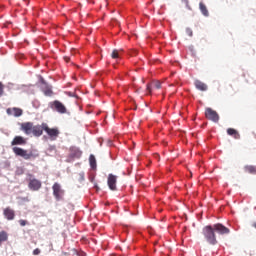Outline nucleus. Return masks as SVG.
Instances as JSON below:
<instances>
[{"label":"nucleus","instance_id":"obj_1","mask_svg":"<svg viewBox=\"0 0 256 256\" xmlns=\"http://www.w3.org/2000/svg\"><path fill=\"white\" fill-rule=\"evenodd\" d=\"M46 123H42L41 125H33L32 122H25L21 124V131L25 133V135H34V137H41L43 135V131H45Z\"/></svg>","mask_w":256,"mask_h":256},{"label":"nucleus","instance_id":"obj_2","mask_svg":"<svg viewBox=\"0 0 256 256\" xmlns=\"http://www.w3.org/2000/svg\"><path fill=\"white\" fill-rule=\"evenodd\" d=\"M202 235L205 241L209 243V245H217V235H215V229L213 228V226H205L202 229Z\"/></svg>","mask_w":256,"mask_h":256},{"label":"nucleus","instance_id":"obj_3","mask_svg":"<svg viewBox=\"0 0 256 256\" xmlns=\"http://www.w3.org/2000/svg\"><path fill=\"white\" fill-rule=\"evenodd\" d=\"M12 151L14 155L22 157V159H25L26 161H29V159H37V157H39V153H34L33 151L28 152L27 150L19 147L12 148Z\"/></svg>","mask_w":256,"mask_h":256},{"label":"nucleus","instance_id":"obj_4","mask_svg":"<svg viewBox=\"0 0 256 256\" xmlns=\"http://www.w3.org/2000/svg\"><path fill=\"white\" fill-rule=\"evenodd\" d=\"M28 189L30 191H39L42 187V183L37 178H33L32 174H28Z\"/></svg>","mask_w":256,"mask_h":256},{"label":"nucleus","instance_id":"obj_5","mask_svg":"<svg viewBox=\"0 0 256 256\" xmlns=\"http://www.w3.org/2000/svg\"><path fill=\"white\" fill-rule=\"evenodd\" d=\"M44 131L47 133L50 141H57V137H59V134L61 133L59 128H49V125L47 124H44Z\"/></svg>","mask_w":256,"mask_h":256},{"label":"nucleus","instance_id":"obj_6","mask_svg":"<svg viewBox=\"0 0 256 256\" xmlns=\"http://www.w3.org/2000/svg\"><path fill=\"white\" fill-rule=\"evenodd\" d=\"M53 195L56 201H61L65 195V190L61 189V184L55 182L52 186Z\"/></svg>","mask_w":256,"mask_h":256},{"label":"nucleus","instance_id":"obj_7","mask_svg":"<svg viewBox=\"0 0 256 256\" xmlns=\"http://www.w3.org/2000/svg\"><path fill=\"white\" fill-rule=\"evenodd\" d=\"M51 109L54 111H57V113H60L61 115H64L67 113V107H65V104L61 101L55 100L52 103H50Z\"/></svg>","mask_w":256,"mask_h":256},{"label":"nucleus","instance_id":"obj_8","mask_svg":"<svg viewBox=\"0 0 256 256\" xmlns=\"http://www.w3.org/2000/svg\"><path fill=\"white\" fill-rule=\"evenodd\" d=\"M205 117L208 121H212L213 123H219V113L213 110L212 108L205 109Z\"/></svg>","mask_w":256,"mask_h":256},{"label":"nucleus","instance_id":"obj_9","mask_svg":"<svg viewBox=\"0 0 256 256\" xmlns=\"http://www.w3.org/2000/svg\"><path fill=\"white\" fill-rule=\"evenodd\" d=\"M212 228H214V232L218 233V235H229L231 233V230L221 223L214 224Z\"/></svg>","mask_w":256,"mask_h":256},{"label":"nucleus","instance_id":"obj_10","mask_svg":"<svg viewBox=\"0 0 256 256\" xmlns=\"http://www.w3.org/2000/svg\"><path fill=\"white\" fill-rule=\"evenodd\" d=\"M108 187L111 191H117V176L113 174L108 175Z\"/></svg>","mask_w":256,"mask_h":256},{"label":"nucleus","instance_id":"obj_11","mask_svg":"<svg viewBox=\"0 0 256 256\" xmlns=\"http://www.w3.org/2000/svg\"><path fill=\"white\" fill-rule=\"evenodd\" d=\"M81 155H83V152L79 150V148L72 146L69 149V157L71 159H81Z\"/></svg>","mask_w":256,"mask_h":256},{"label":"nucleus","instance_id":"obj_12","mask_svg":"<svg viewBox=\"0 0 256 256\" xmlns=\"http://www.w3.org/2000/svg\"><path fill=\"white\" fill-rule=\"evenodd\" d=\"M146 89L149 95H151V91H153V89H161V81L159 80L152 81L150 84H147Z\"/></svg>","mask_w":256,"mask_h":256},{"label":"nucleus","instance_id":"obj_13","mask_svg":"<svg viewBox=\"0 0 256 256\" xmlns=\"http://www.w3.org/2000/svg\"><path fill=\"white\" fill-rule=\"evenodd\" d=\"M11 145L12 147H15V145H27V139H25L23 136H15L11 142Z\"/></svg>","mask_w":256,"mask_h":256},{"label":"nucleus","instance_id":"obj_14","mask_svg":"<svg viewBox=\"0 0 256 256\" xmlns=\"http://www.w3.org/2000/svg\"><path fill=\"white\" fill-rule=\"evenodd\" d=\"M3 215L8 221H13V219H15V210L7 207L6 209H4Z\"/></svg>","mask_w":256,"mask_h":256},{"label":"nucleus","instance_id":"obj_15","mask_svg":"<svg viewBox=\"0 0 256 256\" xmlns=\"http://www.w3.org/2000/svg\"><path fill=\"white\" fill-rule=\"evenodd\" d=\"M41 90L43 91L44 95H46V97H51V95H53L51 86H49V84H47L45 81H42Z\"/></svg>","mask_w":256,"mask_h":256},{"label":"nucleus","instance_id":"obj_16","mask_svg":"<svg viewBox=\"0 0 256 256\" xmlns=\"http://www.w3.org/2000/svg\"><path fill=\"white\" fill-rule=\"evenodd\" d=\"M7 113L9 115H14V117H21V115H23V110L20 108H8Z\"/></svg>","mask_w":256,"mask_h":256},{"label":"nucleus","instance_id":"obj_17","mask_svg":"<svg viewBox=\"0 0 256 256\" xmlns=\"http://www.w3.org/2000/svg\"><path fill=\"white\" fill-rule=\"evenodd\" d=\"M194 85H195L196 89H198V91H207V89H208L207 84L203 83L201 80H196L194 82Z\"/></svg>","mask_w":256,"mask_h":256},{"label":"nucleus","instance_id":"obj_18","mask_svg":"<svg viewBox=\"0 0 256 256\" xmlns=\"http://www.w3.org/2000/svg\"><path fill=\"white\" fill-rule=\"evenodd\" d=\"M227 134L231 137H234V139H241V135L239 134V132L233 128H228Z\"/></svg>","mask_w":256,"mask_h":256},{"label":"nucleus","instance_id":"obj_19","mask_svg":"<svg viewBox=\"0 0 256 256\" xmlns=\"http://www.w3.org/2000/svg\"><path fill=\"white\" fill-rule=\"evenodd\" d=\"M199 9H200L202 15H204V17H209V10L207 9V6L205 5V3L200 2Z\"/></svg>","mask_w":256,"mask_h":256},{"label":"nucleus","instance_id":"obj_20","mask_svg":"<svg viewBox=\"0 0 256 256\" xmlns=\"http://www.w3.org/2000/svg\"><path fill=\"white\" fill-rule=\"evenodd\" d=\"M9 239V234H7L6 231H1L0 232V246L3 245V243H5V241H7Z\"/></svg>","mask_w":256,"mask_h":256},{"label":"nucleus","instance_id":"obj_21","mask_svg":"<svg viewBox=\"0 0 256 256\" xmlns=\"http://www.w3.org/2000/svg\"><path fill=\"white\" fill-rule=\"evenodd\" d=\"M89 163H90V167L92 169H97V160L95 159V155H93V154L90 155Z\"/></svg>","mask_w":256,"mask_h":256},{"label":"nucleus","instance_id":"obj_22","mask_svg":"<svg viewBox=\"0 0 256 256\" xmlns=\"http://www.w3.org/2000/svg\"><path fill=\"white\" fill-rule=\"evenodd\" d=\"M244 171L245 173H250V175H254L256 173V169L254 166H245Z\"/></svg>","mask_w":256,"mask_h":256},{"label":"nucleus","instance_id":"obj_23","mask_svg":"<svg viewBox=\"0 0 256 256\" xmlns=\"http://www.w3.org/2000/svg\"><path fill=\"white\" fill-rule=\"evenodd\" d=\"M111 57L112 59H119V50H113Z\"/></svg>","mask_w":256,"mask_h":256},{"label":"nucleus","instance_id":"obj_24","mask_svg":"<svg viewBox=\"0 0 256 256\" xmlns=\"http://www.w3.org/2000/svg\"><path fill=\"white\" fill-rule=\"evenodd\" d=\"M253 229H256V222L252 223L249 227H248V233L251 235V233H253Z\"/></svg>","mask_w":256,"mask_h":256},{"label":"nucleus","instance_id":"obj_25","mask_svg":"<svg viewBox=\"0 0 256 256\" xmlns=\"http://www.w3.org/2000/svg\"><path fill=\"white\" fill-rule=\"evenodd\" d=\"M3 93H5V85L0 82V97H3Z\"/></svg>","mask_w":256,"mask_h":256},{"label":"nucleus","instance_id":"obj_26","mask_svg":"<svg viewBox=\"0 0 256 256\" xmlns=\"http://www.w3.org/2000/svg\"><path fill=\"white\" fill-rule=\"evenodd\" d=\"M186 33L189 35V37H193V31L191 29H186Z\"/></svg>","mask_w":256,"mask_h":256},{"label":"nucleus","instance_id":"obj_27","mask_svg":"<svg viewBox=\"0 0 256 256\" xmlns=\"http://www.w3.org/2000/svg\"><path fill=\"white\" fill-rule=\"evenodd\" d=\"M19 223L21 227H25V225H27V220H19Z\"/></svg>","mask_w":256,"mask_h":256},{"label":"nucleus","instance_id":"obj_28","mask_svg":"<svg viewBox=\"0 0 256 256\" xmlns=\"http://www.w3.org/2000/svg\"><path fill=\"white\" fill-rule=\"evenodd\" d=\"M41 253V250L39 248H36L33 250V255H39Z\"/></svg>","mask_w":256,"mask_h":256},{"label":"nucleus","instance_id":"obj_29","mask_svg":"<svg viewBox=\"0 0 256 256\" xmlns=\"http://www.w3.org/2000/svg\"><path fill=\"white\" fill-rule=\"evenodd\" d=\"M64 59H65V61H66L67 63H69V59H70L69 57L66 56V57H64Z\"/></svg>","mask_w":256,"mask_h":256},{"label":"nucleus","instance_id":"obj_30","mask_svg":"<svg viewBox=\"0 0 256 256\" xmlns=\"http://www.w3.org/2000/svg\"><path fill=\"white\" fill-rule=\"evenodd\" d=\"M182 1H185L186 3H188V2H189L188 0H182Z\"/></svg>","mask_w":256,"mask_h":256},{"label":"nucleus","instance_id":"obj_31","mask_svg":"<svg viewBox=\"0 0 256 256\" xmlns=\"http://www.w3.org/2000/svg\"><path fill=\"white\" fill-rule=\"evenodd\" d=\"M81 256H85V254H82Z\"/></svg>","mask_w":256,"mask_h":256}]
</instances>
